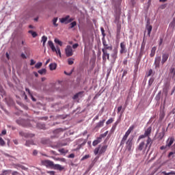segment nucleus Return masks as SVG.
I'll use <instances>...</instances> for the list:
<instances>
[{"label": "nucleus", "mask_w": 175, "mask_h": 175, "mask_svg": "<svg viewBox=\"0 0 175 175\" xmlns=\"http://www.w3.org/2000/svg\"><path fill=\"white\" fill-rule=\"evenodd\" d=\"M36 64V62L33 59H31L30 66H33Z\"/></svg>", "instance_id": "nucleus-55"}, {"label": "nucleus", "mask_w": 175, "mask_h": 175, "mask_svg": "<svg viewBox=\"0 0 175 175\" xmlns=\"http://www.w3.org/2000/svg\"><path fill=\"white\" fill-rule=\"evenodd\" d=\"M154 81V79L153 77L150 79V80L148 81V85L150 87L152 85Z\"/></svg>", "instance_id": "nucleus-39"}, {"label": "nucleus", "mask_w": 175, "mask_h": 175, "mask_svg": "<svg viewBox=\"0 0 175 175\" xmlns=\"http://www.w3.org/2000/svg\"><path fill=\"white\" fill-rule=\"evenodd\" d=\"M46 41H47V37L46 36H43L42 37V42H43V46H44Z\"/></svg>", "instance_id": "nucleus-32"}, {"label": "nucleus", "mask_w": 175, "mask_h": 175, "mask_svg": "<svg viewBox=\"0 0 175 175\" xmlns=\"http://www.w3.org/2000/svg\"><path fill=\"white\" fill-rule=\"evenodd\" d=\"M19 135L21 137H24L25 138H32L34 137V134H30L29 133H23V131H19Z\"/></svg>", "instance_id": "nucleus-12"}, {"label": "nucleus", "mask_w": 175, "mask_h": 175, "mask_svg": "<svg viewBox=\"0 0 175 175\" xmlns=\"http://www.w3.org/2000/svg\"><path fill=\"white\" fill-rule=\"evenodd\" d=\"M103 51V60L104 62V63H105L107 60L110 59V54L108 52V51Z\"/></svg>", "instance_id": "nucleus-10"}, {"label": "nucleus", "mask_w": 175, "mask_h": 175, "mask_svg": "<svg viewBox=\"0 0 175 175\" xmlns=\"http://www.w3.org/2000/svg\"><path fill=\"white\" fill-rule=\"evenodd\" d=\"M38 73L40 75H43L44 73H46V69L45 68H42L41 70H38Z\"/></svg>", "instance_id": "nucleus-41"}, {"label": "nucleus", "mask_w": 175, "mask_h": 175, "mask_svg": "<svg viewBox=\"0 0 175 175\" xmlns=\"http://www.w3.org/2000/svg\"><path fill=\"white\" fill-rule=\"evenodd\" d=\"M1 135L0 134V146H4L5 144V141H3V139L2 137H1Z\"/></svg>", "instance_id": "nucleus-35"}, {"label": "nucleus", "mask_w": 175, "mask_h": 175, "mask_svg": "<svg viewBox=\"0 0 175 175\" xmlns=\"http://www.w3.org/2000/svg\"><path fill=\"white\" fill-rule=\"evenodd\" d=\"M163 42V38H161L159 40V46H161L162 45Z\"/></svg>", "instance_id": "nucleus-49"}, {"label": "nucleus", "mask_w": 175, "mask_h": 175, "mask_svg": "<svg viewBox=\"0 0 175 175\" xmlns=\"http://www.w3.org/2000/svg\"><path fill=\"white\" fill-rule=\"evenodd\" d=\"M55 43L59 44L60 46H62V42L59 40L58 38H55Z\"/></svg>", "instance_id": "nucleus-28"}, {"label": "nucleus", "mask_w": 175, "mask_h": 175, "mask_svg": "<svg viewBox=\"0 0 175 175\" xmlns=\"http://www.w3.org/2000/svg\"><path fill=\"white\" fill-rule=\"evenodd\" d=\"M37 154H38V150H33V154L34 156H36V155H37Z\"/></svg>", "instance_id": "nucleus-62"}, {"label": "nucleus", "mask_w": 175, "mask_h": 175, "mask_svg": "<svg viewBox=\"0 0 175 175\" xmlns=\"http://www.w3.org/2000/svg\"><path fill=\"white\" fill-rule=\"evenodd\" d=\"M42 66V62H38L36 65H35V68L37 69L40 68V67Z\"/></svg>", "instance_id": "nucleus-37"}, {"label": "nucleus", "mask_w": 175, "mask_h": 175, "mask_svg": "<svg viewBox=\"0 0 175 175\" xmlns=\"http://www.w3.org/2000/svg\"><path fill=\"white\" fill-rule=\"evenodd\" d=\"M127 52V49H126V44L125 42H122L120 43V54H124V53H126Z\"/></svg>", "instance_id": "nucleus-9"}, {"label": "nucleus", "mask_w": 175, "mask_h": 175, "mask_svg": "<svg viewBox=\"0 0 175 175\" xmlns=\"http://www.w3.org/2000/svg\"><path fill=\"white\" fill-rule=\"evenodd\" d=\"M157 47L153 46L151 49V53L150 54V57H153L156 53Z\"/></svg>", "instance_id": "nucleus-22"}, {"label": "nucleus", "mask_w": 175, "mask_h": 175, "mask_svg": "<svg viewBox=\"0 0 175 175\" xmlns=\"http://www.w3.org/2000/svg\"><path fill=\"white\" fill-rule=\"evenodd\" d=\"M135 129V126H131V127H129V130L126 131V133H125V135H124L121 142H120V147H124V144L126 143V141L128 139V137L129 136V135L131 133V132L133 131V129Z\"/></svg>", "instance_id": "nucleus-2"}, {"label": "nucleus", "mask_w": 175, "mask_h": 175, "mask_svg": "<svg viewBox=\"0 0 175 175\" xmlns=\"http://www.w3.org/2000/svg\"><path fill=\"white\" fill-rule=\"evenodd\" d=\"M127 75V70H124L122 75V78H124Z\"/></svg>", "instance_id": "nucleus-54"}, {"label": "nucleus", "mask_w": 175, "mask_h": 175, "mask_svg": "<svg viewBox=\"0 0 175 175\" xmlns=\"http://www.w3.org/2000/svg\"><path fill=\"white\" fill-rule=\"evenodd\" d=\"M8 171L4 170V171H3V174H1V175H6L8 174Z\"/></svg>", "instance_id": "nucleus-61"}, {"label": "nucleus", "mask_w": 175, "mask_h": 175, "mask_svg": "<svg viewBox=\"0 0 175 175\" xmlns=\"http://www.w3.org/2000/svg\"><path fill=\"white\" fill-rule=\"evenodd\" d=\"M73 18H70V16L67 15L65 17H63L62 18H60V22L61 23H65V24H68L70 23H71L72 21H73Z\"/></svg>", "instance_id": "nucleus-7"}, {"label": "nucleus", "mask_w": 175, "mask_h": 175, "mask_svg": "<svg viewBox=\"0 0 175 175\" xmlns=\"http://www.w3.org/2000/svg\"><path fill=\"white\" fill-rule=\"evenodd\" d=\"M88 158H90V155L88 154V155H85L84 156L82 159H81V161H84L85 159H88Z\"/></svg>", "instance_id": "nucleus-47"}, {"label": "nucleus", "mask_w": 175, "mask_h": 175, "mask_svg": "<svg viewBox=\"0 0 175 175\" xmlns=\"http://www.w3.org/2000/svg\"><path fill=\"white\" fill-rule=\"evenodd\" d=\"M153 144V141L151 138H147L146 141H142L139 145H138V150L139 151H146L148 152L152 147Z\"/></svg>", "instance_id": "nucleus-1"}, {"label": "nucleus", "mask_w": 175, "mask_h": 175, "mask_svg": "<svg viewBox=\"0 0 175 175\" xmlns=\"http://www.w3.org/2000/svg\"><path fill=\"white\" fill-rule=\"evenodd\" d=\"M77 25V23L76 21H73L70 23V29H72L74 28Z\"/></svg>", "instance_id": "nucleus-43"}, {"label": "nucleus", "mask_w": 175, "mask_h": 175, "mask_svg": "<svg viewBox=\"0 0 175 175\" xmlns=\"http://www.w3.org/2000/svg\"><path fill=\"white\" fill-rule=\"evenodd\" d=\"M161 61V56H157L155 57L154 64L156 68H159Z\"/></svg>", "instance_id": "nucleus-15"}, {"label": "nucleus", "mask_w": 175, "mask_h": 175, "mask_svg": "<svg viewBox=\"0 0 175 175\" xmlns=\"http://www.w3.org/2000/svg\"><path fill=\"white\" fill-rule=\"evenodd\" d=\"M170 55L167 53H164L162 54V61L161 64L163 65L169 59Z\"/></svg>", "instance_id": "nucleus-13"}, {"label": "nucleus", "mask_w": 175, "mask_h": 175, "mask_svg": "<svg viewBox=\"0 0 175 175\" xmlns=\"http://www.w3.org/2000/svg\"><path fill=\"white\" fill-rule=\"evenodd\" d=\"M103 48L102 49V51H111L113 50V46L111 44L109 45L107 43V41L105 39H103Z\"/></svg>", "instance_id": "nucleus-6"}, {"label": "nucleus", "mask_w": 175, "mask_h": 175, "mask_svg": "<svg viewBox=\"0 0 175 175\" xmlns=\"http://www.w3.org/2000/svg\"><path fill=\"white\" fill-rule=\"evenodd\" d=\"M170 73L172 74V78L175 79V68L170 69Z\"/></svg>", "instance_id": "nucleus-31"}, {"label": "nucleus", "mask_w": 175, "mask_h": 175, "mask_svg": "<svg viewBox=\"0 0 175 175\" xmlns=\"http://www.w3.org/2000/svg\"><path fill=\"white\" fill-rule=\"evenodd\" d=\"M68 64L69 65H72L74 64V59L72 58H69L68 60Z\"/></svg>", "instance_id": "nucleus-40"}, {"label": "nucleus", "mask_w": 175, "mask_h": 175, "mask_svg": "<svg viewBox=\"0 0 175 175\" xmlns=\"http://www.w3.org/2000/svg\"><path fill=\"white\" fill-rule=\"evenodd\" d=\"M107 149V145H103V146H101V145H99L98 148H95L94 154L95 155H97L98 154H102L105 152Z\"/></svg>", "instance_id": "nucleus-3"}, {"label": "nucleus", "mask_w": 175, "mask_h": 175, "mask_svg": "<svg viewBox=\"0 0 175 175\" xmlns=\"http://www.w3.org/2000/svg\"><path fill=\"white\" fill-rule=\"evenodd\" d=\"M66 146V144H64L63 145H60V144H59V142H57L56 145H52V148H59L60 146Z\"/></svg>", "instance_id": "nucleus-29"}, {"label": "nucleus", "mask_w": 175, "mask_h": 175, "mask_svg": "<svg viewBox=\"0 0 175 175\" xmlns=\"http://www.w3.org/2000/svg\"><path fill=\"white\" fill-rule=\"evenodd\" d=\"M29 33H31V34L32 35V37H33V38H36V37L38 36V34L36 33V31H32V30H29Z\"/></svg>", "instance_id": "nucleus-33"}, {"label": "nucleus", "mask_w": 175, "mask_h": 175, "mask_svg": "<svg viewBox=\"0 0 175 175\" xmlns=\"http://www.w3.org/2000/svg\"><path fill=\"white\" fill-rule=\"evenodd\" d=\"M100 30H101V33H102V35L103 36V38H105V37L106 36V34L105 33V29L103 27H101L100 28Z\"/></svg>", "instance_id": "nucleus-45"}, {"label": "nucleus", "mask_w": 175, "mask_h": 175, "mask_svg": "<svg viewBox=\"0 0 175 175\" xmlns=\"http://www.w3.org/2000/svg\"><path fill=\"white\" fill-rule=\"evenodd\" d=\"M31 145H34L33 139L26 141L25 146L29 147Z\"/></svg>", "instance_id": "nucleus-25"}, {"label": "nucleus", "mask_w": 175, "mask_h": 175, "mask_svg": "<svg viewBox=\"0 0 175 175\" xmlns=\"http://www.w3.org/2000/svg\"><path fill=\"white\" fill-rule=\"evenodd\" d=\"M139 63H140V58L138 57L136 62V64L135 65V67L138 68V65L139 64Z\"/></svg>", "instance_id": "nucleus-46"}, {"label": "nucleus", "mask_w": 175, "mask_h": 175, "mask_svg": "<svg viewBox=\"0 0 175 175\" xmlns=\"http://www.w3.org/2000/svg\"><path fill=\"white\" fill-rule=\"evenodd\" d=\"M120 31H121V25H118V27H117V33H118V35H120Z\"/></svg>", "instance_id": "nucleus-44"}, {"label": "nucleus", "mask_w": 175, "mask_h": 175, "mask_svg": "<svg viewBox=\"0 0 175 175\" xmlns=\"http://www.w3.org/2000/svg\"><path fill=\"white\" fill-rule=\"evenodd\" d=\"M53 167H54V168H55V170H59V171H62V170H64V167H62L60 165H58V164H56V165H54V164H53Z\"/></svg>", "instance_id": "nucleus-21"}, {"label": "nucleus", "mask_w": 175, "mask_h": 175, "mask_svg": "<svg viewBox=\"0 0 175 175\" xmlns=\"http://www.w3.org/2000/svg\"><path fill=\"white\" fill-rule=\"evenodd\" d=\"M49 142V139H46L45 138H44L43 139H42L41 143L42 144H47Z\"/></svg>", "instance_id": "nucleus-38"}, {"label": "nucleus", "mask_w": 175, "mask_h": 175, "mask_svg": "<svg viewBox=\"0 0 175 175\" xmlns=\"http://www.w3.org/2000/svg\"><path fill=\"white\" fill-rule=\"evenodd\" d=\"M163 174L164 175H170V174H173L174 173H173V172L166 173L165 172H163Z\"/></svg>", "instance_id": "nucleus-59"}, {"label": "nucleus", "mask_w": 175, "mask_h": 175, "mask_svg": "<svg viewBox=\"0 0 175 175\" xmlns=\"http://www.w3.org/2000/svg\"><path fill=\"white\" fill-rule=\"evenodd\" d=\"M105 120H100V122H98V123H97L95 129H98L100 127H103L104 126V123H105Z\"/></svg>", "instance_id": "nucleus-20"}, {"label": "nucleus", "mask_w": 175, "mask_h": 175, "mask_svg": "<svg viewBox=\"0 0 175 175\" xmlns=\"http://www.w3.org/2000/svg\"><path fill=\"white\" fill-rule=\"evenodd\" d=\"M37 127L40 129H44L45 124H44V123H37Z\"/></svg>", "instance_id": "nucleus-27"}, {"label": "nucleus", "mask_w": 175, "mask_h": 175, "mask_svg": "<svg viewBox=\"0 0 175 175\" xmlns=\"http://www.w3.org/2000/svg\"><path fill=\"white\" fill-rule=\"evenodd\" d=\"M152 69H150L148 73V77H150L152 75Z\"/></svg>", "instance_id": "nucleus-50"}, {"label": "nucleus", "mask_w": 175, "mask_h": 175, "mask_svg": "<svg viewBox=\"0 0 175 175\" xmlns=\"http://www.w3.org/2000/svg\"><path fill=\"white\" fill-rule=\"evenodd\" d=\"M174 137H171L170 138H168L166 146H168V148H170L174 144Z\"/></svg>", "instance_id": "nucleus-18"}, {"label": "nucleus", "mask_w": 175, "mask_h": 175, "mask_svg": "<svg viewBox=\"0 0 175 175\" xmlns=\"http://www.w3.org/2000/svg\"><path fill=\"white\" fill-rule=\"evenodd\" d=\"M42 163L46 167H53L54 165L53 162L49 160L42 161Z\"/></svg>", "instance_id": "nucleus-14"}, {"label": "nucleus", "mask_w": 175, "mask_h": 175, "mask_svg": "<svg viewBox=\"0 0 175 175\" xmlns=\"http://www.w3.org/2000/svg\"><path fill=\"white\" fill-rule=\"evenodd\" d=\"M118 49H114L113 50V53L111 55V57L113 58V59L114 61H116V59L118 58Z\"/></svg>", "instance_id": "nucleus-17"}, {"label": "nucleus", "mask_w": 175, "mask_h": 175, "mask_svg": "<svg viewBox=\"0 0 175 175\" xmlns=\"http://www.w3.org/2000/svg\"><path fill=\"white\" fill-rule=\"evenodd\" d=\"M101 142V139H99L98 137H97V139H95L93 143H92V145L94 146H97L98 144H100Z\"/></svg>", "instance_id": "nucleus-24"}, {"label": "nucleus", "mask_w": 175, "mask_h": 175, "mask_svg": "<svg viewBox=\"0 0 175 175\" xmlns=\"http://www.w3.org/2000/svg\"><path fill=\"white\" fill-rule=\"evenodd\" d=\"M122 109V105L119 106L118 108V113H119L121 111Z\"/></svg>", "instance_id": "nucleus-53"}, {"label": "nucleus", "mask_w": 175, "mask_h": 175, "mask_svg": "<svg viewBox=\"0 0 175 175\" xmlns=\"http://www.w3.org/2000/svg\"><path fill=\"white\" fill-rule=\"evenodd\" d=\"M66 55V57H69L72 56L73 55V51L70 45H67L66 48L65 49Z\"/></svg>", "instance_id": "nucleus-8"}, {"label": "nucleus", "mask_w": 175, "mask_h": 175, "mask_svg": "<svg viewBox=\"0 0 175 175\" xmlns=\"http://www.w3.org/2000/svg\"><path fill=\"white\" fill-rule=\"evenodd\" d=\"M12 175H18V173L17 172H13L12 173Z\"/></svg>", "instance_id": "nucleus-64"}, {"label": "nucleus", "mask_w": 175, "mask_h": 175, "mask_svg": "<svg viewBox=\"0 0 175 175\" xmlns=\"http://www.w3.org/2000/svg\"><path fill=\"white\" fill-rule=\"evenodd\" d=\"M47 174H49L50 175H55V172L54 171H47Z\"/></svg>", "instance_id": "nucleus-48"}, {"label": "nucleus", "mask_w": 175, "mask_h": 175, "mask_svg": "<svg viewBox=\"0 0 175 175\" xmlns=\"http://www.w3.org/2000/svg\"><path fill=\"white\" fill-rule=\"evenodd\" d=\"M79 46V44L77 43H75L72 45V48L74 49H76Z\"/></svg>", "instance_id": "nucleus-52"}, {"label": "nucleus", "mask_w": 175, "mask_h": 175, "mask_svg": "<svg viewBox=\"0 0 175 175\" xmlns=\"http://www.w3.org/2000/svg\"><path fill=\"white\" fill-rule=\"evenodd\" d=\"M126 149L129 151H131L133 146V138H129L128 141L126 142Z\"/></svg>", "instance_id": "nucleus-11"}, {"label": "nucleus", "mask_w": 175, "mask_h": 175, "mask_svg": "<svg viewBox=\"0 0 175 175\" xmlns=\"http://www.w3.org/2000/svg\"><path fill=\"white\" fill-rule=\"evenodd\" d=\"M48 44L50 46V48L51 49V50L53 51V52H55L56 54L59 55V57H61L62 53H61L60 48L57 46V49H56L51 40H49L48 42Z\"/></svg>", "instance_id": "nucleus-4"}, {"label": "nucleus", "mask_w": 175, "mask_h": 175, "mask_svg": "<svg viewBox=\"0 0 175 175\" xmlns=\"http://www.w3.org/2000/svg\"><path fill=\"white\" fill-rule=\"evenodd\" d=\"M57 68V64L56 63H51L49 65V68L51 70H55Z\"/></svg>", "instance_id": "nucleus-23"}, {"label": "nucleus", "mask_w": 175, "mask_h": 175, "mask_svg": "<svg viewBox=\"0 0 175 175\" xmlns=\"http://www.w3.org/2000/svg\"><path fill=\"white\" fill-rule=\"evenodd\" d=\"M167 147V145H165V146H161V150H165Z\"/></svg>", "instance_id": "nucleus-60"}, {"label": "nucleus", "mask_w": 175, "mask_h": 175, "mask_svg": "<svg viewBox=\"0 0 175 175\" xmlns=\"http://www.w3.org/2000/svg\"><path fill=\"white\" fill-rule=\"evenodd\" d=\"M152 27L151 25H150V23H148L146 26V31L145 33L146 32V31H148V35L149 37H150V33L152 32Z\"/></svg>", "instance_id": "nucleus-16"}, {"label": "nucleus", "mask_w": 175, "mask_h": 175, "mask_svg": "<svg viewBox=\"0 0 175 175\" xmlns=\"http://www.w3.org/2000/svg\"><path fill=\"white\" fill-rule=\"evenodd\" d=\"M108 134V131H106L105 133H104V134H100V137H98L99 139H102V138L105 137Z\"/></svg>", "instance_id": "nucleus-34"}, {"label": "nucleus", "mask_w": 175, "mask_h": 175, "mask_svg": "<svg viewBox=\"0 0 175 175\" xmlns=\"http://www.w3.org/2000/svg\"><path fill=\"white\" fill-rule=\"evenodd\" d=\"M84 92L83 91H81V92H79L78 93H77L74 96H73V99H77L78 98H82L83 96V94Z\"/></svg>", "instance_id": "nucleus-19"}, {"label": "nucleus", "mask_w": 175, "mask_h": 175, "mask_svg": "<svg viewBox=\"0 0 175 175\" xmlns=\"http://www.w3.org/2000/svg\"><path fill=\"white\" fill-rule=\"evenodd\" d=\"M113 118H110V119H109V120H107V122H106V124H107V125H109V124L113 123Z\"/></svg>", "instance_id": "nucleus-42"}, {"label": "nucleus", "mask_w": 175, "mask_h": 175, "mask_svg": "<svg viewBox=\"0 0 175 175\" xmlns=\"http://www.w3.org/2000/svg\"><path fill=\"white\" fill-rule=\"evenodd\" d=\"M151 132L152 127H148V129L146 130L144 134L139 135L137 142H139L141 139H144L146 137L150 138Z\"/></svg>", "instance_id": "nucleus-5"}, {"label": "nucleus", "mask_w": 175, "mask_h": 175, "mask_svg": "<svg viewBox=\"0 0 175 175\" xmlns=\"http://www.w3.org/2000/svg\"><path fill=\"white\" fill-rule=\"evenodd\" d=\"M57 20H58V18H57V17L54 18L53 19V25H54L55 27H57L58 26V24L57 23Z\"/></svg>", "instance_id": "nucleus-30"}, {"label": "nucleus", "mask_w": 175, "mask_h": 175, "mask_svg": "<svg viewBox=\"0 0 175 175\" xmlns=\"http://www.w3.org/2000/svg\"><path fill=\"white\" fill-rule=\"evenodd\" d=\"M21 57L23 59H27V57H26L25 54H24L23 53H21Z\"/></svg>", "instance_id": "nucleus-51"}, {"label": "nucleus", "mask_w": 175, "mask_h": 175, "mask_svg": "<svg viewBox=\"0 0 175 175\" xmlns=\"http://www.w3.org/2000/svg\"><path fill=\"white\" fill-rule=\"evenodd\" d=\"M62 154H66L68 153V150L67 149H64V148H62V149H59L58 150Z\"/></svg>", "instance_id": "nucleus-26"}, {"label": "nucleus", "mask_w": 175, "mask_h": 175, "mask_svg": "<svg viewBox=\"0 0 175 175\" xmlns=\"http://www.w3.org/2000/svg\"><path fill=\"white\" fill-rule=\"evenodd\" d=\"M20 168H21L22 170H26L27 169L24 167V166H23V165H18Z\"/></svg>", "instance_id": "nucleus-58"}, {"label": "nucleus", "mask_w": 175, "mask_h": 175, "mask_svg": "<svg viewBox=\"0 0 175 175\" xmlns=\"http://www.w3.org/2000/svg\"><path fill=\"white\" fill-rule=\"evenodd\" d=\"M25 91H26L27 92H28V94H29V96H31V92H30L29 88H25Z\"/></svg>", "instance_id": "nucleus-56"}, {"label": "nucleus", "mask_w": 175, "mask_h": 175, "mask_svg": "<svg viewBox=\"0 0 175 175\" xmlns=\"http://www.w3.org/2000/svg\"><path fill=\"white\" fill-rule=\"evenodd\" d=\"M24 122L25 120H23V119H20L18 120H16V123L19 125H22L23 126L24 125Z\"/></svg>", "instance_id": "nucleus-36"}, {"label": "nucleus", "mask_w": 175, "mask_h": 175, "mask_svg": "<svg viewBox=\"0 0 175 175\" xmlns=\"http://www.w3.org/2000/svg\"><path fill=\"white\" fill-rule=\"evenodd\" d=\"M0 135H1V136L6 135V130H3V131L1 132V134Z\"/></svg>", "instance_id": "nucleus-57"}, {"label": "nucleus", "mask_w": 175, "mask_h": 175, "mask_svg": "<svg viewBox=\"0 0 175 175\" xmlns=\"http://www.w3.org/2000/svg\"><path fill=\"white\" fill-rule=\"evenodd\" d=\"M69 158H72V159L75 158V154H70Z\"/></svg>", "instance_id": "nucleus-63"}]
</instances>
